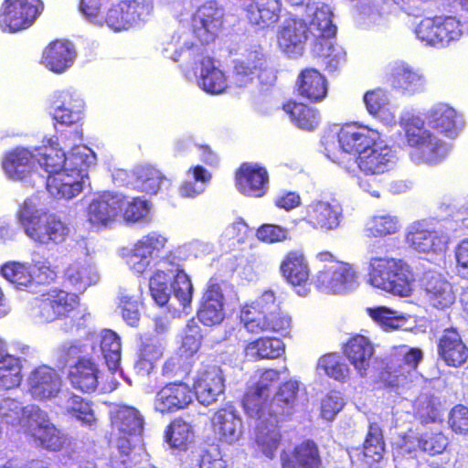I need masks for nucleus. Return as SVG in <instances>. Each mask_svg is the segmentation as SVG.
Returning <instances> with one entry per match:
<instances>
[{
	"label": "nucleus",
	"mask_w": 468,
	"mask_h": 468,
	"mask_svg": "<svg viewBox=\"0 0 468 468\" xmlns=\"http://www.w3.org/2000/svg\"><path fill=\"white\" fill-rule=\"evenodd\" d=\"M18 224L33 242L48 246L66 240L69 228L55 215H48L35 198H27L16 212Z\"/></svg>",
	"instance_id": "nucleus-1"
},
{
	"label": "nucleus",
	"mask_w": 468,
	"mask_h": 468,
	"mask_svg": "<svg viewBox=\"0 0 468 468\" xmlns=\"http://www.w3.org/2000/svg\"><path fill=\"white\" fill-rule=\"evenodd\" d=\"M400 126L410 147V157L415 164L437 165L449 153L448 145L424 126V120L410 115L401 118Z\"/></svg>",
	"instance_id": "nucleus-2"
},
{
	"label": "nucleus",
	"mask_w": 468,
	"mask_h": 468,
	"mask_svg": "<svg viewBox=\"0 0 468 468\" xmlns=\"http://www.w3.org/2000/svg\"><path fill=\"white\" fill-rule=\"evenodd\" d=\"M367 282L373 287L407 297L412 292L414 276L401 260L372 256L368 260Z\"/></svg>",
	"instance_id": "nucleus-3"
},
{
	"label": "nucleus",
	"mask_w": 468,
	"mask_h": 468,
	"mask_svg": "<svg viewBox=\"0 0 468 468\" xmlns=\"http://www.w3.org/2000/svg\"><path fill=\"white\" fill-rule=\"evenodd\" d=\"M317 259L325 264L314 277L315 287L324 293L346 294L358 286V276L353 265L333 260L330 252H321Z\"/></svg>",
	"instance_id": "nucleus-4"
},
{
	"label": "nucleus",
	"mask_w": 468,
	"mask_h": 468,
	"mask_svg": "<svg viewBox=\"0 0 468 468\" xmlns=\"http://www.w3.org/2000/svg\"><path fill=\"white\" fill-rule=\"evenodd\" d=\"M380 139L379 133L368 126L358 123L346 124L338 133L340 149L334 156L328 155L334 162L347 167V163L355 161L356 156L370 148Z\"/></svg>",
	"instance_id": "nucleus-5"
},
{
	"label": "nucleus",
	"mask_w": 468,
	"mask_h": 468,
	"mask_svg": "<svg viewBox=\"0 0 468 468\" xmlns=\"http://www.w3.org/2000/svg\"><path fill=\"white\" fill-rule=\"evenodd\" d=\"M77 305L76 294L53 289L31 302L30 315L40 323H51L69 315Z\"/></svg>",
	"instance_id": "nucleus-6"
},
{
	"label": "nucleus",
	"mask_w": 468,
	"mask_h": 468,
	"mask_svg": "<svg viewBox=\"0 0 468 468\" xmlns=\"http://www.w3.org/2000/svg\"><path fill=\"white\" fill-rule=\"evenodd\" d=\"M42 11L40 0H5L1 8L0 27L10 33L26 29Z\"/></svg>",
	"instance_id": "nucleus-7"
},
{
	"label": "nucleus",
	"mask_w": 468,
	"mask_h": 468,
	"mask_svg": "<svg viewBox=\"0 0 468 468\" xmlns=\"http://www.w3.org/2000/svg\"><path fill=\"white\" fill-rule=\"evenodd\" d=\"M167 239L152 231L139 239L125 255L129 268L137 274L144 273L165 250Z\"/></svg>",
	"instance_id": "nucleus-8"
},
{
	"label": "nucleus",
	"mask_w": 468,
	"mask_h": 468,
	"mask_svg": "<svg viewBox=\"0 0 468 468\" xmlns=\"http://www.w3.org/2000/svg\"><path fill=\"white\" fill-rule=\"evenodd\" d=\"M341 207L324 199H314L304 205L301 220L314 230L328 232L336 229L342 221Z\"/></svg>",
	"instance_id": "nucleus-9"
},
{
	"label": "nucleus",
	"mask_w": 468,
	"mask_h": 468,
	"mask_svg": "<svg viewBox=\"0 0 468 468\" xmlns=\"http://www.w3.org/2000/svg\"><path fill=\"white\" fill-rule=\"evenodd\" d=\"M125 198L117 192L104 191L92 198L87 208V220L96 229L112 224L122 211Z\"/></svg>",
	"instance_id": "nucleus-10"
},
{
	"label": "nucleus",
	"mask_w": 468,
	"mask_h": 468,
	"mask_svg": "<svg viewBox=\"0 0 468 468\" xmlns=\"http://www.w3.org/2000/svg\"><path fill=\"white\" fill-rule=\"evenodd\" d=\"M256 77L264 85H272L276 76L268 67L265 55L259 50L250 52L245 58L235 63L233 80L238 87H246Z\"/></svg>",
	"instance_id": "nucleus-11"
},
{
	"label": "nucleus",
	"mask_w": 468,
	"mask_h": 468,
	"mask_svg": "<svg viewBox=\"0 0 468 468\" xmlns=\"http://www.w3.org/2000/svg\"><path fill=\"white\" fill-rule=\"evenodd\" d=\"M90 186L88 173L64 168L61 172L47 176L48 192L56 199L69 200L79 196Z\"/></svg>",
	"instance_id": "nucleus-12"
},
{
	"label": "nucleus",
	"mask_w": 468,
	"mask_h": 468,
	"mask_svg": "<svg viewBox=\"0 0 468 468\" xmlns=\"http://www.w3.org/2000/svg\"><path fill=\"white\" fill-rule=\"evenodd\" d=\"M309 38L307 24L296 16L284 19L277 33L278 47L288 57L302 55Z\"/></svg>",
	"instance_id": "nucleus-13"
},
{
	"label": "nucleus",
	"mask_w": 468,
	"mask_h": 468,
	"mask_svg": "<svg viewBox=\"0 0 468 468\" xmlns=\"http://www.w3.org/2000/svg\"><path fill=\"white\" fill-rule=\"evenodd\" d=\"M223 10L214 2L199 6L192 16V30L203 44L213 42L223 24Z\"/></svg>",
	"instance_id": "nucleus-14"
},
{
	"label": "nucleus",
	"mask_w": 468,
	"mask_h": 468,
	"mask_svg": "<svg viewBox=\"0 0 468 468\" xmlns=\"http://www.w3.org/2000/svg\"><path fill=\"white\" fill-rule=\"evenodd\" d=\"M355 162L366 176H381L393 168L397 156L392 148L380 139L356 156Z\"/></svg>",
	"instance_id": "nucleus-15"
},
{
	"label": "nucleus",
	"mask_w": 468,
	"mask_h": 468,
	"mask_svg": "<svg viewBox=\"0 0 468 468\" xmlns=\"http://www.w3.org/2000/svg\"><path fill=\"white\" fill-rule=\"evenodd\" d=\"M236 187L250 197H261L269 189V174L257 163H244L235 175Z\"/></svg>",
	"instance_id": "nucleus-16"
},
{
	"label": "nucleus",
	"mask_w": 468,
	"mask_h": 468,
	"mask_svg": "<svg viewBox=\"0 0 468 468\" xmlns=\"http://www.w3.org/2000/svg\"><path fill=\"white\" fill-rule=\"evenodd\" d=\"M281 371L276 369L265 370L255 386L250 388L243 399V407L250 417L262 416L269 404L271 387L280 378Z\"/></svg>",
	"instance_id": "nucleus-17"
},
{
	"label": "nucleus",
	"mask_w": 468,
	"mask_h": 468,
	"mask_svg": "<svg viewBox=\"0 0 468 468\" xmlns=\"http://www.w3.org/2000/svg\"><path fill=\"white\" fill-rule=\"evenodd\" d=\"M194 388L199 403L208 406L218 401L225 390V378L216 366L202 367L196 375Z\"/></svg>",
	"instance_id": "nucleus-18"
},
{
	"label": "nucleus",
	"mask_w": 468,
	"mask_h": 468,
	"mask_svg": "<svg viewBox=\"0 0 468 468\" xmlns=\"http://www.w3.org/2000/svg\"><path fill=\"white\" fill-rule=\"evenodd\" d=\"M388 81L394 90L409 95L423 91L426 86L423 73L403 61L389 65Z\"/></svg>",
	"instance_id": "nucleus-19"
},
{
	"label": "nucleus",
	"mask_w": 468,
	"mask_h": 468,
	"mask_svg": "<svg viewBox=\"0 0 468 468\" xmlns=\"http://www.w3.org/2000/svg\"><path fill=\"white\" fill-rule=\"evenodd\" d=\"M61 385L58 372L48 366L38 367L28 378V391L35 399L40 401L57 397Z\"/></svg>",
	"instance_id": "nucleus-20"
},
{
	"label": "nucleus",
	"mask_w": 468,
	"mask_h": 468,
	"mask_svg": "<svg viewBox=\"0 0 468 468\" xmlns=\"http://www.w3.org/2000/svg\"><path fill=\"white\" fill-rule=\"evenodd\" d=\"M36 148H16L6 154L3 168L5 174L15 180H25L34 174H38Z\"/></svg>",
	"instance_id": "nucleus-21"
},
{
	"label": "nucleus",
	"mask_w": 468,
	"mask_h": 468,
	"mask_svg": "<svg viewBox=\"0 0 468 468\" xmlns=\"http://www.w3.org/2000/svg\"><path fill=\"white\" fill-rule=\"evenodd\" d=\"M193 401V393L189 386L183 382L165 385L159 390L154 399V409L167 413L185 409Z\"/></svg>",
	"instance_id": "nucleus-22"
},
{
	"label": "nucleus",
	"mask_w": 468,
	"mask_h": 468,
	"mask_svg": "<svg viewBox=\"0 0 468 468\" xmlns=\"http://www.w3.org/2000/svg\"><path fill=\"white\" fill-rule=\"evenodd\" d=\"M245 314V325L247 331L251 333L276 332L282 335L289 334L292 327V317L281 308L267 313L265 315L256 312Z\"/></svg>",
	"instance_id": "nucleus-23"
},
{
	"label": "nucleus",
	"mask_w": 468,
	"mask_h": 468,
	"mask_svg": "<svg viewBox=\"0 0 468 468\" xmlns=\"http://www.w3.org/2000/svg\"><path fill=\"white\" fill-rule=\"evenodd\" d=\"M262 416H255L258 420L254 441L259 449L267 458L272 459L279 448L282 435L277 423L283 419L270 417L264 410Z\"/></svg>",
	"instance_id": "nucleus-24"
},
{
	"label": "nucleus",
	"mask_w": 468,
	"mask_h": 468,
	"mask_svg": "<svg viewBox=\"0 0 468 468\" xmlns=\"http://www.w3.org/2000/svg\"><path fill=\"white\" fill-rule=\"evenodd\" d=\"M423 287L427 301L437 309H447L455 302L453 287L441 273L428 271L425 274Z\"/></svg>",
	"instance_id": "nucleus-25"
},
{
	"label": "nucleus",
	"mask_w": 468,
	"mask_h": 468,
	"mask_svg": "<svg viewBox=\"0 0 468 468\" xmlns=\"http://www.w3.org/2000/svg\"><path fill=\"white\" fill-rule=\"evenodd\" d=\"M83 108V100L75 91L61 90L52 102V116L57 122L69 125L81 119Z\"/></svg>",
	"instance_id": "nucleus-26"
},
{
	"label": "nucleus",
	"mask_w": 468,
	"mask_h": 468,
	"mask_svg": "<svg viewBox=\"0 0 468 468\" xmlns=\"http://www.w3.org/2000/svg\"><path fill=\"white\" fill-rule=\"evenodd\" d=\"M428 124L448 137H455L464 125L463 117L444 103H438L426 113Z\"/></svg>",
	"instance_id": "nucleus-27"
},
{
	"label": "nucleus",
	"mask_w": 468,
	"mask_h": 468,
	"mask_svg": "<svg viewBox=\"0 0 468 468\" xmlns=\"http://www.w3.org/2000/svg\"><path fill=\"white\" fill-rule=\"evenodd\" d=\"M300 382L290 379L282 383L270 400L266 412L270 417L283 419L292 416L295 410Z\"/></svg>",
	"instance_id": "nucleus-28"
},
{
	"label": "nucleus",
	"mask_w": 468,
	"mask_h": 468,
	"mask_svg": "<svg viewBox=\"0 0 468 468\" xmlns=\"http://www.w3.org/2000/svg\"><path fill=\"white\" fill-rule=\"evenodd\" d=\"M34 441L49 451H59L65 443L61 432L51 423L47 412L41 410L26 433Z\"/></svg>",
	"instance_id": "nucleus-29"
},
{
	"label": "nucleus",
	"mask_w": 468,
	"mask_h": 468,
	"mask_svg": "<svg viewBox=\"0 0 468 468\" xmlns=\"http://www.w3.org/2000/svg\"><path fill=\"white\" fill-rule=\"evenodd\" d=\"M42 410L37 405L23 406L14 399H5L0 402V418L8 425L19 426L25 433L33 424Z\"/></svg>",
	"instance_id": "nucleus-30"
},
{
	"label": "nucleus",
	"mask_w": 468,
	"mask_h": 468,
	"mask_svg": "<svg viewBox=\"0 0 468 468\" xmlns=\"http://www.w3.org/2000/svg\"><path fill=\"white\" fill-rule=\"evenodd\" d=\"M407 242L420 253H441L446 250L449 238L441 230L413 226L407 235Z\"/></svg>",
	"instance_id": "nucleus-31"
},
{
	"label": "nucleus",
	"mask_w": 468,
	"mask_h": 468,
	"mask_svg": "<svg viewBox=\"0 0 468 468\" xmlns=\"http://www.w3.org/2000/svg\"><path fill=\"white\" fill-rule=\"evenodd\" d=\"M282 468H320L322 457L318 445L311 440L297 444L291 453L281 455Z\"/></svg>",
	"instance_id": "nucleus-32"
},
{
	"label": "nucleus",
	"mask_w": 468,
	"mask_h": 468,
	"mask_svg": "<svg viewBox=\"0 0 468 468\" xmlns=\"http://www.w3.org/2000/svg\"><path fill=\"white\" fill-rule=\"evenodd\" d=\"M212 424L215 433L228 443L237 441L243 433L242 420L232 406L218 410L212 418Z\"/></svg>",
	"instance_id": "nucleus-33"
},
{
	"label": "nucleus",
	"mask_w": 468,
	"mask_h": 468,
	"mask_svg": "<svg viewBox=\"0 0 468 468\" xmlns=\"http://www.w3.org/2000/svg\"><path fill=\"white\" fill-rule=\"evenodd\" d=\"M197 316L207 326L219 324L224 320V297L218 285H208L203 294Z\"/></svg>",
	"instance_id": "nucleus-34"
},
{
	"label": "nucleus",
	"mask_w": 468,
	"mask_h": 468,
	"mask_svg": "<svg viewBox=\"0 0 468 468\" xmlns=\"http://www.w3.org/2000/svg\"><path fill=\"white\" fill-rule=\"evenodd\" d=\"M345 355L357 373L364 377L371 366L374 346L367 337L356 335L346 344Z\"/></svg>",
	"instance_id": "nucleus-35"
},
{
	"label": "nucleus",
	"mask_w": 468,
	"mask_h": 468,
	"mask_svg": "<svg viewBox=\"0 0 468 468\" xmlns=\"http://www.w3.org/2000/svg\"><path fill=\"white\" fill-rule=\"evenodd\" d=\"M75 58L76 51L71 42L57 40L44 50L41 62L48 69L62 73L72 66Z\"/></svg>",
	"instance_id": "nucleus-36"
},
{
	"label": "nucleus",
	"mask_w": 468,
	"mask_h": 468,
	"mask_svg": "<svg viewBox=\"0 0 468 468\" xmlns=\"http://www.w3.org/2000/svg\"><path fill=\"white\" fill-rule=\"evenodd\" d=\"M280 271L285 281L292 286L304 285L310 276L308 261L299 250L286 253L280 264Z\"/></svg>",
	"instance_id": "nucleus-37"
},
{
	"label": "nucleus",
	"mask_w": 468,
	"mask_h": 468,
	"mask_svg": "<svg viewBox=\"0 0 468 468\" xmlns=\"http://www.w3.org/2000/svg\"><path fill=\"white\" fill-rule=\"evenodd\" d=\"M440 357L450 367H460L468 358V348L455 329H447L440 339Z\"/></svg>",
	"instance_id": "nucleus-38"
},
{
	"label": "nucleus",
	"mask_w": 468,
	"mask_h": 468,
	"mask_svg": "<svg viewBox=\"0 0 468 468\" xmlns=\"http://www.w3.org/2000/svg\"><path fill=\"white\" fill-rule=\"evenodd\" d=\"M296 88L299 96L318 102L323 101L327 94V81L318 70L305 69L299 74Z\"/></svg>",
	"instance_id": "nucleus-39"
},
{
	"label": "nucleus",
	"mask_w": 468,
	"mask_h": 468,
	"mask_svg": "<svg viewBox=\"0 0 468 468\" xmlns=\"http://www.w3.org/2000/svg\"><path fill=\"white\" fill-rule=\"evenodd\" d=\"M309 37L314 38V45L317 43L332 42L336 35V27L332 22V12L328 5H322L313 12L310 22Z\"/></svg>",
	"instance_id": "nucleus-40"
},
{
	"label": "nucleus",
	"mask_w": 468,
	"mask_h": 468,
	"mask_svg": "<svg viewBox=\"0 0 468 468\" xmlns=\"http://www.w3.org/2000/svg\"><path fill=\"white\" fill-rule=\"evenodd\" d=\"M112 424L121 434L139 435L143 431L144 420L133 407L119 406L111 411Z\"/></svg>",
	"instance_id": "nucleus-41"
},
{
	"label": "nucleus",
	"mask_w": 468,
	"mask_h": 468,
	"mask_svg": "<svg viewBox=\"0 0 468 468\" xmlns=\"http://www.w3.org/2000/svg\"><path fill=\"white\" fill-rule=\"evenodd\" d=\"M69 379L71 386L82 392L95 391L98 386V368L89 359H80L70 367Z\"/></svg>",
	"instance_id": "nucleus-42"
},
{
	"label": "nucleus",
	"mask_w": 468,
	"mask_h": 468,
	"mask_svg": "<svg viewBox=\"0 0 468 468\" xmlns=\"http://www.w3.org/2000/svg\"><path fill=\"white\" fill-rule=\"evenodd\" d=\"M422 357L420 349L401 346L397 348L388 368L392 370L399 383V378H406L407 375L416 370Z\"/></svg>",
	"instance_id": "nucleus-43"
},
{
	"label": "nucleus",
	"mask_w": 468,
	"mask_h": 468,
	"mask_svg": "<svg viewBox=\"0 0 468 468\" xmlns=\"http://www.w3.org/2000/svg\"><path fill=\"white\" fill-rule=\"evenodd\" d=\"M57 145L58 144L50 138L48 144L36 148L38 170H43L48 176L61 172L66 166V154Z\"/></svg>",
	"instance_id": "nucleus-44"
},
{
	"label": "nucleus",
	"mask_w": 468,
	"mask_h": 468,
	"mask_svg": "<svg viewBox=\"0 0 468 468\" xmlns=\"http://www.w3.org/2000/svg\"><path fill=\"white\" fill-rule=\"evenodd\" d=\"M281 6V0H253L247 9L248 18L261 27H269L278 21Z\"/></svg>",
	"instance_id": "nucleus-45"
},
{
	"label": "nucleus",
	"mask_w": 468,
	"mask_h": 468,
	"mask_svg": "<svg viewBox=\"0 0 468 468\" xmlns=\"http://www.w3.org/2000/svg\"><path fill=\"white\" fill-rule=\"evenodd\" d=\"M200 65L198 86L210 94L222 93L228 87L224 73L215 67L213 60L208 57L203 58Z\"/></svg>",
	"instance_id": "nucleus-46"
},
{
	"label": "nucleus",
	"mask_w": 468,
	"mask_h": 468,
	"mask_svg": "<svg viewBox=\"0 0 468 468\" xmlns=\"http://www.w3.org/2000/svg\"><path fill=\"white\" fill-rule=\"evenodd\" d=\"M133 187L138 191L155 195L165 182L163 174L151 165H140L133 172Z\"/></svg>",
	"instance_id": "nucleus-47"
},
{
	"label": "nucleus",
	"mask_w": 468,
	"mask_h": 468,
	"mask_svg": "<svg viewBox=\"0 0 468 468\" xmlns=\"http://www.w3.org/2000/svg\"><path fill=\"white\" fill-rule=\"evenodd\" d=\"M413 411L421 423L435 422L441 418V402L430 390H424L414 399Z\"/></svg>",
	"instance_id": "nucleus-48"
},
{
	"label": "nucleus",
	"mask_w": 468,
	"mask_h": 468,
	"mask_svg": "<svg viewBox=\"0 0 468 468\" xmlns=\"http://www.w3.org/2000/svg\"><path fill=\"white\" fill-rule=\"evenodd\" d=\"M66 280L80 292L99 281V274L92 265H82L79 262L70 264L65 271Z\"/></svg>",
	"instance_id": "nucleus-49"
},
{
	"label": "nucleus",
	"mask_w": 468,
	"mask_h": 468,
	"mask_svg": "<svg viewBox=\"0 0 468 468\" xmlns=\"http://www.w3.org/2000/svg\"><path fill=\"white\" fill-rule=\"evenodd\" d=\"M121 340L119 335L108 329L100 335V352L101 353L108 368L115 371L121 361Z\"/></svg>",
	"instance_id": "nucleus-50"
},
{
	"label": "nucleus",
	"mask_w": 468,
	"mask_h": 468,
	"mask_svg": "<svg viewBox=\"0 0 468 468\" xmlns=\"http://www.w3.org/2000/svg\"><path fill=\"white\" fill-rule=\"evenodd\" d=\"M284 352V344L279 338H260L250 343L246 347V355L255 359H273Z\"/></svg>",
	"instance_id": "nucleus-51"
},
{
	"label": "nucleus",
	"mask_w": 468,
	"mask_h": 468,
	"mask_svg": "<svg viewBox=\"0 0 468 468\" xmlns=\"http://www.w3.org/2000/svg\"><path fill=\"white\" fill-rule=\"evenodd\" d=\"M186 176L179 188L180 195L185 197H195L202 194L211 180V174L201 165L190 168Z\"/></svg>",
	"instance_id": "nucleus-52"
},
{
	"label": "nucleus",
	"mask_w": 468,
	"mask_h": 468,
	"mask_svg": "<svg viewBox=\"0 0 468 468\" xmlns=\"http://www.w3.org/2000/svg\"><path fill=\"white\" fill-rule=\"evenodd\" d=\"M63 408L67 413L80 420L83 426L91 429L96 426L97 419L94 411L89 402L81 397L74 394L69 395L63 402Z\"/></svg>",
	"instance_id": "nucleus-53"
},
{
	"label": "nucleus",
	"mask_w": 468,
	"mask_h": 468,
	"mask_svg": "<svg viewBox=\"0 0 468 468\" xmlns=\"http://www.w3.org/2000/svg\"><path fill=\"white\" fill-rule=\"evenodd\" d=\"M284 111L301 129L312 131L319 124L318 112L303 103L289 102L284 105Z\"/></svg>",
	"instance_id": "nucleus-54"
},
{
	"label": "nucleus",
	"mask_w": 468,
	"mask_h": 468,
	"mask_svg": "<svg viewBox=\"0 0 468 468\" xmlns=\"http://www.w3.org/2000/svg\"><path fill=\"white\" fill-rule=\"evenodd\" d=\"M385 451V444L380 428L377 424H371L364 442V461L368 465L378 463Z\"/></svg>",
	"instance_id": "nucleus-55"
},
{
	"label": "nucleus",
	"mask_w": 468,
	"mask_h": 468,
	"mask_svg": "<svg viewBox=\"0 0 468 468\" xmlns=\"http://www.w3.org/2000/svg\"><path fill=\"white\" fill-rule=\"evenodd\" d=\"M3 277L15 285L18 290L34 292L35 282L27 267L18 262L5 264L1 269Z\"/></svg>",
	"instance_id": "nucleus-56"
},
{
	"label": "nucleus",
	"mask_w": 468,
	"mask_h": 468,
	"mask_svg": "<svg viewBox=\"0 0 468 468\" xmlns=\"http://www.w3.org/2000/svg\"><path fill=\"white\" fill-rule=\"evenodd\" d=\"M367 313L385 331L401 328L407 323L402 313L384 306L367 308Z\"/></svg>",
	"instance_id": "nucleus-57"
},
{
	"label": "nucleus",
	"mask_w": 468,
	"mask_h": 468,
	"mask_svg": "<svg viewBox=\"0 0 468 468\" xmlns=\"http://www.w3.org/2000/svg\"><path fill=\"white\" fill-rule=\"evenodd\" d=\"M170 280V274L162 270H157L150 278L149 290L158 305L163 306L168 303L169 307L173 306V303H170V301H173L171 284H169Z\"/></svg>",
	"instance_id": "nucleus-58"
},
{
	"label": "nucleus",
	"mask_w": 468,
	"mask_h": 468,
	"mask_svg": "<svg viewBox=\"0 0 468 468\" xmlns=\"http://www.w3.org/2000/svg\"><path fill=\"white\" fill-rule=\"evenodd\" d=\"M128 28L145 22L153 11L151 0H122Z\"/></svg>",
	"instance_id": "nucleus-59"
},
{
	"label": "nucleus",
	"mask_w": 468,
	"mask_h": 468,
	"mask_svg": "<svg viewBox=\"0 0 468 468\" xmlns=\"http://www.w3.org/2000/svg\"><path fill=\"white\" fill-rule=\"evenodd\" d=\"M440 48L458 40L464 32V26L455 16H437Z\"/></svg>",
	"instance_id": "nucleus-60"
},
{
	"label": "nucleus",
	"mask_w": 468,
	"mask_h": 468,
	"mask_svg": "<svg viewBox=\"0 0 468 468\" xmlns=\"http://www.w3.org/2000/svg\"><path fill=\"white\" fill-rule=\"evenodd\" d=\"M314 53L324 58V64L330 71L338 69L346 62V52L343 48L335 46L334 42L317 43L313 47Z\"/></svg>",
	"instance_id": "nucleus-61"
},
{
	"label": "nucleus",
	"mask_w": 468,
	"mask_h": 468,
	"mask_svg": "<svg viewBox=\"0 0 468 468\" xmlns=\"http://www.w3.org/2000/svg\"><path fill=\"white\" fill-rule=\"evenodd\" d=\"M399 223L396 217L390 215H378L369 218L366 224L365 231L367 236L384 237L396 233Z\"/></svg>",
	"instance_id": "nucleus-62"
},
{
	"label": "nucleus",
	"mask_w": 468,
	"mask_h": 468,
	"mask_svg": "<svg viewBox=\"0 0 468 468\" xmlns=\"http://www.w3.org/2000/svg\"><path fill=\"white\" fill-rule=\"evenodd\" d=\"M96 163L95 153L85 145H78L72 148L69 156H66V166L71 170H81L88 173L87 169Z\"/></svg>",
	"instance_id": "nucleus-63"
},
{
	"label": "nucleus",
	"mask_w": 468,
	"mask_h": 468,
	"mask_svg": "<svg viewBox=\"0 0 468 468\" xmlns=\"http://www.w3.org/2000/svg\"><path fill=\"white\" fill-rule=\"evenodd\" d=\"M171 289L173 300H176L185 310L190 304L193 293V286L187 274L177 269L171 283Z\"/></svg>",
	"instance_id": "nucleus-64"
}]
</instances>
